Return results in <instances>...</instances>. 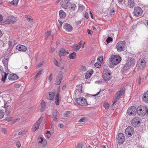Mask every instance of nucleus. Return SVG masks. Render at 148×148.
I'll list each match as a JSON object with an SVG mask.
<instances>
[{
    "instance_id": "f257e3e1",
    "label": "nucleus",
    "mask_w": 148,
    "mask_h": 148,
    "mask_svg": "<svg viewBox=\"0 0 148 148\" xmlns=\"http://www.w3.org/2000/svg\"><path fill=\"white\" fill-rule=\"evenodd\" d=\"M125 91V88H121L117 92L115 95L114 99L113 100V103L112 105H114L115 102H116L119 99L120 97L124 94Z\"/></svg>"
},
{
    "instance_id": "f03ea898",
    "label": "nucleus",
    "mask_w": 148,
    "mask_h": 148,
    "mask_svg": "<svg viewBox=\"0 0 148 148\" xmlns=\"http://www.w3.org/2000/svg\"><path fill=\"white\" fill-rule=\"evenodd\" d=\"M121 60V58L120 56H113L111 57L110 62L111 65H116L119 63Z\"/></svg>"
},
{
    "instance_id": "7ed1b4c3",
    "label": "nucleus",
    "mask_w": 148,
    "mask_h": 148,
    "mask_svg": "<svg viewBox=\"0 0 148 148\" xmlns=\"http://www.w3.org/2000/svg\"><path fill=\"white\" fill-rule=\"evenodd\" d=\"M111 73L108 69H104L103 73V77L105 81H108L111 78Z\"/></svg>"
},
{
    "instance_id": "20e7f679",
    "label": "nucleus",
    "mask_w": 148,
    "mask_h": 148,
    "mask_svg": "<svg viewBox=\"0 0 148 148\" xmlns=\"http://www.w3.org/2000/svg\"><path fill=\"white\" fill-rule=\"evenodd\" d=\"M125 46V41H121L119 42L116 45L118 51L121 52L123 51Z\"/></svg>"
},
{
    "instance_id": "39448f33",
    "label": "nucleus",
    "mask_w": 148,
    "mask_h": 148,
    "mask_svg": "<svg viewBox=\"0 0 148 148\" xmlns=\"http://www.w3.org/2000/svg\"><path fill=\"white\" fill-rule=\"evenodd\" d=\"M116 139L119 144H123L125 141V137L124 135L122 133H120L116 136Z\"/></svg>"
},
{
    "instance_id": "423d86ee",
    "label": "nucleus",
    "mask_w": 148,
    "mask_h": 148,
    "mask_svg": "<svg viewBox=\"0 0 148 148\" xmlns=\"http://www.w3.org/2000/svg\"><path fill=\"white\" fill-rule=\"evenodd\" d=\"M76 101L80 105L86 106L87 105V103L86 99L84 98H78L76 99Z\"/></svg>"
},
{
    "instance_id": "0eeeda50",
    "label": "nucleus",
    "mask_w": 148,
    "mask_h": 148,
    "mask_svg": "<svg viewBox=\"0 0 148 148\" xmlns=\"http://www.w3.org/2000/svg\"><path fill=\"white\" fill-rule=\"evenodd\" d=\"M146 108V107L145 106H140L139 107L137 108V109L138 114L141 116L144 115Z\"/></svg>"
},
{
    "instance_id": "6e6552de",
    "label": "nucleus",
    "mask_w": 148,
    "mask_h": 148,
    "mask_svg": "<svg viewBox=\"0 0 148 148\" xmlns=\"http://www.w3.org/2000/svg\"><path fill=\"white\" fill-rule=\"evenodd\" d=\"M136 108L134 106H132L129 108L127 111V114L130 116L135 115L136 114Z\"/></svg>"
},
{
    "instance_id": "1a4fd4ad",
    "label": "nucleus",
    "mask_w": 148,
    "mask_h": 148,
    "mask_svg": "<svg viewBox=\"0 0 148 148\" xmlns=\"http://www.w3.org/2000/svg\"><path fill=\"white\" fill-rule=\"evenodd\" d=\"M143 12V11L141 8L137 7L135 8L134 11V15L137 16H140Z\"/></svg>"
},
{
    "instance_id": "9d476101",
    "label": "nucleus",
    "mask_w": 148,
    "mask_h": 148,
    "mask_svg": "<svg viewBox=\"0 0 148 148\" xmlns=\"http://www.w3.org/2000/svg\"><path fill=\"white\" fill-rule=\"evenodd\" d=\"M135 62L136 60L134 59L131 58L124 67V69H128L130 67L133 66L135 64Z\"/></svg>"
},
{
    "instance_id": "9b49d317",
    "label": "nucleus",
    "mask_w": 148,
    "mask_h": 148,
    "mask_svg": "<svg viewBox=\"0 0 148 148\" xmlns=\"http://www.w3.org/2000/svg\"><path fill=\"white\" fill-rule=\"evenodd\" d=\"M133 132L134 130L133 129L130 127L126 128L125 132L126 136L128 137L131 136L133 133Z\"/></svg>"
},
{
    "instance_id": "f8f14e48",
    "label": "nucleus",
    "mask_w": 148,
    "mask_h": 148,
    "mask_svg": "<svg viewBox=\"0 0 148 148\" xmlns=\"http://www.w3.org/2000/svg\"><path fill=\"white\" fill-rule=\"evenodd\" d=\"M145 65V60L143 59H141L138 61L137 66L138 68L140 69H143Z\"/></svg>"
},
{
    "instance_id": "ddd939ff",
    "label": "nucleus",
    "mask_w": 148,
    "mask_h": 148,
    "mask_svg": "<svg viewBox=\"0 0 148 148\" xmlns=\"http://www.w3.org/2000/svg\"><path fill=\"white\" fill-rule=\"evenodd\" d=\"M69 5H70V2L69 0H62L61 3V6L64 8H68Z\"/></svg>"
},
{
    "instance_id": "4468645a",
    "label": "nucleus",
    "mask_w": 148,
    "mask_h": 148,
    "mask_svg": "<svg viewBox=\"0 0 148 148\" xmlns=\"http://www.w3.org/2000/svg\"><path fill=\"white\" fill-rule=\"evenodd\" d=\"M140 119L139 117H134L132 120L131 123L132 125L135 126L140 123Z\"/></svg>"
},
{
    "instance_id": "2eb2a0df",
    "label": "nucleus",
    "mask_w": 148,
    "mask_h": 148,
    "mask_svg": "<svg viewBox=\"0 0 148 148\" xmlns=\"http://www.w3.org/2000/svg\"><path fill=\"white\" fill-rule=\"evenodd\" d=\"M0 70L2 71V79L1 81L4 83L5 82L7 76L8 75V73H6L5 72L3 71V67L1 66H0Z\"/></svg>"
},
{
    "instance_id": "dca6fc26",
    "label": "nucleus",
    "mask_w": 148,
    "mask_h": 148,
    "mask_svg": "<svg viewBox=\"0 0 148 148\" xmlns=\"http://www.w3.org/2000/svg\"><path fill=\"white\" fill-rule=\"evenodd\" d=\"M6 20L7 22L11 23L12 24L14 23L16 21L15 18L13 16L7 17Z\"/></svg>"
},
{
    "instance_id": "f3484780",
    "label": "nucleus",
    "mask_w": 148,
    "mask_h": 148,
    "mask_svg": "<svg viewBox=\"0 0 148 148\" xmlns=\"http://www.w3.org/2000/svg\"><path fill=\"white\" fill-rule=\"evenodd\" d=\"M8 101L6 103H5L4 105V108H5V112L6 115H8L10 114V107L8 104Z\"/></svg>"
},
{
    "instance_id": "a211bd4d",
    "label": "nucleus",
    "mask_w": 148,
    "mask_h": 148,
    "mask_svg": "<svg viewBox=\"0 0 148 148\" xmlns=\"http://www.w3.org/2000/svg\"><path fill=\"white\" fill-rule=\"evenodd\" d=\"M17 49L21 51H25L27 50V48L25 46L22 45H18L16 47Z\"/></svg>"
},
{
    "instance_id": "6ab92c4d",
    "label": "nucleus",
    "mask_w": 148,
    "mask_h": 148,
    "mask_svg": "<svg viewBox=\"0 0 148 148\" xmlns=\"http://www.w3.org/2000/svg\"><path fill=\"white\" fill-rule=\"evenodd\" d=\"M53 121H57L60 115L58 112L57 110L54 111L53 112Z\"/></svg>"
},
{
    "instance_id": "aec40b11",
    "label": "nucleus",
    "mask_w": 148,
    "mask_h": 148,
    "mask_svg": "<svg viewBox=\"0 0 148 148\" xmlns=\"http://www.w3.org/2000/svg\"><path fill=\"white\" fill-rule=\"evenodd\" d=\"M64 28L66 30L70 32L72 30V27L71 25L68 23H65L64 25Z\"/></svg>"
},
{
    "instance_id": "412c9836",
    "label": "nucleus",
    "mask_w": 148,
    "mask_h": 148,
    "mask_svg": "<svg viewBox=\"0 0 148 148\" xmlns=\"http://www.w3.org/2000/svg\"><path fill=\"white\" fill-rule=\"evenodd\" d=\"M62 77V74H59L58 75L57 77V81L56 83V85H58L60 84Z\"/></svg>"
},
{
    "instance_id": "4be33fe9",
    "label": "nucleus",
    "mask_w": 148,
    "mask_h": 148,
    "mask_svg": "<svg viewBox=\"0 0 148 148\" xmlns=\"http://www.w3.org/2000/svg\"><path fill=\"white\" fill-rule=\"evenodd\" d=\"M18 78V76L14 74H10L8 76L9 79L11 80H14L17 79Z\"/></svg>"
},
{
    "instance_id": "5701e85b",
    "label": "nucleus",
    "mask_w": 148,
    "mask_h": 148,
    "mask_svg": "<svg viewBox=\"0 0 148 148\" xmlns=\"http://www.w3.org/2000/svg\"><path fill=\"white\" fill-rule=\"evenodd\" d=\"M59 52V55L60 57L62 56H64L66 54H68L69 53V52H66V51L62 48H61L60 49Z\"/></svg>"
},
{
    "instance_id": "b1692460",
    "label": "nucleus",
    "mask_w": 148,
    "mask_h": 148,
    "mask_svg": "<svg viewBox=\"0 0 148 148\" xmlns=\"http://www.w3.org/2000/svg\"><path fill=\"white\" fill-rule=\"evenodd\" d=\"M60 100V95L59 93L57 94L55 98V103L57 105L59 104V102Z\"/></svg>"
},
{
    "instance_id": "393cba45",
    "label": "nucleus",
    "mask_w": 148,
    "mask_h": 148,
    "mask_svg": "<svg viewBox=\"0 0 148 148\" xmlns=\"http://www.w3.org/2000/svg\"><path fill=\"white\" fill-rule=\"evenodd\" d=\"M143 100L146 103H148V91L145 92L143 97Z\"/></svg>"
},
{
    "instance_id": "a878e982",
    "label": "nucleus",
    "mask_w": 148,
    "mask_h": 148,
    "mask_svg": "<svg viewBox=\"0 0 148 148\" xmlns=\"http://www.w3.org/2000/svg\"><path fill=\"white\" fill-rule=\"evenodd\" d=\"M55 94V92H50L49 95L47 97V99L53 100L54 97V96Z\"/></svg>"
},
{
    "instance_id": "bb28decb",
    "label": "nucleus",
    "mask_w": 148,
    "mask_h": 148,
    "mask_svg": "<svg viewBox=\"0 0 148 148\" xmlns=\"http://www.w3.org/2000/svg\"><path fill=\"white\" fill-rule=\"evenodd\" d=\"M59 15L60 18L64 19L66 16L65 12L62 10H60L59 12Z\"/></svg>"
},
{
    "instance_id": "cd10ccee",
    "label": "nucleus",
    "mask_w": 148,
    "mask_h": 148,
    "mask_svg": "<svg viewBox=\"0 0 148 148\" xmlns=\"http://www.w3.org/2000/svg\"><path fill=\"white\" fill-rule=\"evenodd\" d=\"M135 4L133 0H129L128 1V5L130 8H133Z\"/></svg>"
},
{
    "instance_id": "c85d7f7f",
    "label": "nucleus",
    "mask_w": 148,
    "mask_h": 148,
    "mask_svg": "<svg viewBox=\"0 0 148 148\" xmlns=\"http://www.w3.org/2000/svg\"><path fill=\"white\" fill-rule=\"evenodd\" d=\"M76 92H79V93H82V86L81 85H79L77 87V88L76 90Z\"/></svg>"
},
{
    "instance_id": "c756f323",
    "label": "nucleus",
    "mask_w": 148,
    "mask_h": 148,
    "mask_svg": "<svg viewBox=\"0 0 148 148\" xmlns=\"http://www.w3.org/2000/svg\"><path fill=\"white\" fill-rule=\"evenodd\" d=\"M69 5V6L68 7V8L70 10L72 11L74 10L76 7V6L75 4H71L70 3V5Z\"/></svg>"
},
{
    "instance_id": "7c9ffc66",
    "label": "nucleus",
    "mask_w": 148,
    "mask_h": 148,
    "mask_svg": "<svg viewBox=\"0 0 148 148\" xmlns=\"http://www.w3.org/2000/svg\"><path fill=\"white\" fill-rule=\"evenodd\" d=\"M40 123V122H39L38 121L35 123V127L33 128L34 132L36 131L39 128Z\"/></svg>"
},
{
    "instance_id": "2f4dec72",
    "label": "nucleus",
    "mask_w": 148,
    "mask_h": 148,
    "mask_svg": "<svg viewBox=\"0 0 148 148\" xmlns=\"http://www.w3.org/2000/svg\"><path fill=\"white\" fill-rule=\"evenodd\" d=\"M93 73V72L92 71H87L85 76V78L87 79L90 77Z\"/></svg>"
},
{
    "instance_id": "473e14b6",
    "label": "nucleus",
    "mask_w": 148,
    "mask_h": 148,
    "mask_svg": "<svg viewBox=\"0 0 148 148\" xmlns=\"http://www.w3.org/2000/svg\"><path fill=\"white\" fill-rule=\"evenodd\" d=\"M2 62L5 67L8 66V60L7 58H4L3 59Z\"/></svg>"
},
{
    "instance_id": "72a5a7b5",
    "label": "nucleus",
    "mask_w": 148,
    "mask_h": 148,
    "mask_svg": "<svg viewBox=\"0 0 148 148\" xmlns=\"http://www.w3.org/2000/svg\"><path fill=\"white\" fill-rule=\"evenodd\" d=\"M41 108L40 110L41 111H43L44 109V108L45 107L46 105L45 103L43 100H42L41 102Z\"/></svg>"
},
{
    "instance_id": "f704fd0d",
    "label": "nucleus",
    "mask_w": 148,
    "mask_h": 148,
    "mask_svg": "<svg viewBox=\"0 0 148 148\" xmlns=\"http://www.w3.org/2000/svg\"><path fill=\"white\" fill-rule=\"evenodd\" d=\"M76 57V54L75 52H73L69 56V58L71 59H74Z\"/></svg>"
},
{
    "instance_id": "c9c22d12",
    "label": "nucleus",
    "mask_w": 148,
    "mask_h": 148,
    "mask_svg": "<svg viewBox=\"0 0 148 148\" xmlns=\"http://www.w3.org/2000/svg\"><path fill=\"white\" fill-rule=\"evenodd\" d=\"M73 47L74 51H77L79 50L80 48L81 47L77 44L74 45Z\"/></svg>"
},
{
    "instance_id": "e433bc0d",
    "label": "nucleus",
    "mask_w": 148,
    "mask_h": 148,
    "mask_svg": "<svg viewBox=\"0 0 148 148\" xmlns=\"http://www.w3.org/2000/svg\"><path fill=\"white\" fill-rule=\"evenodd\" d=\"M38 121L39 122H40V123H41L42 124H44L45 122V119L42 117H40Z\"/></svg>"
},
{
    "instance_id": "4c0bfd02",
    "label": "nucleus",
    "mask_w": 148,
    "mask_h": 148,
    "mask_svg": "<svg viewBox=\"0 0 148 148\" xmlns=\"http://www.w3.org/2000/svg\"><path fill=\"white\" fill-rule=\"evenodd\" d=\"M25 17L27 19V20L31 22H33V18L31 16L28 15L25 16Z\"/></svg>"
},
{
    "instance_id": "58836bf2",
    "label": "nucleus",
    "mask_w": 148,
    "mask_h": 148,
    "mask_svg": "<svg viewBox=\"0 0 148 148\" xmlns=\"http://www.w3.org/2000/svg\"><path fill=\"white\" fill-rule=\"evenodd\" d=\"M115 14V11L114 9H112L110 11V15L111 16H114Z\"/></svg>"
},
{
    "instance_id": "ea45409f",
    "label": "nucleus",
    "mask_w": 148,
    "mask_h": 148,
    "mask_svg": "<svg viewBox=\"0 0 148 148\" xmlns=\"http://www.w3.org/2000/svg\"><path fill=\"white\" fill-rule=\"evenodd\" d=\"M18 0H13L12 2L11 3L13 5L16 6L17 5Z\"/></svg>"
},
{
    "instance_id": "a19ab883",
    "label": "nucleus",
    "mask_w": 148,
    "mask_h": 148,
    "mask_svg": "<svg viewBox=\"0 0 148 148\" xmlns=\"http://www.w3.org/2000/svg\"><path fill=\"white\" fill-rule=\"evenodd\" d=\"M42 71L43 70H40L35 76L34 78L35 79H36L38 76H39L42 73Z\"/></svg>"
},
{
    "instance_id": "79ce46f5",
    "label": "nucleus",
    "mask_w": 148,
    "mask_h": 148,
    "mask_svg": "<svg viewBox=\"0 0 148 148\" xmlns=\"http://www.w3.org/2000/svg\"><path fill=\"white\" fill-rule=\"evenodd\" d=\"M112 38L111 37H108L107 39H106V42L107 43H108L112 41Z\"/></svg>"
},
{
    "instance_id": "37998d69",
    "label": "nucleus",
    "mask_w": 148,
    "mask_h": 148,
    "mask_svg": "<svg viewBox=\"0 0 148 148\" xmlns=\"http://www.w3.org/2000/svg\"><path fill=\"white\" fill-rule=\"evenodd\" d=\"M4 115V112L1 110L0 111V119L2 118Z\"/></svg>"
},
{
    "instance_id": "c03bdc74",
    "label": "nucleus",
    "mask_w": 148,
    "mask_h": 148,
    "mask_svg": "<svg viewBox=\"0 0 148 148\" xmlns=\"http://www.w3.org/2000/svg\"><path fill=\"white\" fill-rule=\"evenodd\" d=\"M83 145L82 143H78L77 145V148H82Z\"/></svg>"
},
{
    "instance_id": "a18cd8bd",
    "label": "nucleus",
    "mask_w": 148,
    "mask_h": 148,
    "mask_svg": "<svg viewBox=\"0 0 148 148\" xmlns=\"http://www.w3.org/2000/svg\"><path fill=\"white\" fill-rule=\"evenodd\" d=\"M62 23V22L60 21L59 20V23L58 25V27L59 29H60V28L61 27Z\"/></svg>"
},
{
    "instance_id": "49530a36",
    "label": "nucleus",
    "mask_w": 148,
    "mask_h": 148,
    "mask_svg": "<svg viewBox=\"0 0 148 148\" xmlns=\"http://www.w3.org/2000/svg\"><path fill=\"white\" fill-rule=\"evenodd\" d=\"M9 48H12L13 47V43L11 41H9L8 42Z\"/></svg>"
},
{
    "instance_id": "de8ad7c7",
    "label": "nucleus",
    "mask_w": 148,
    "mask_h": 148,
    "mask_svg": "<svg viewBox=\"0 0 148 148\" xmlns=\"http://www.w3.org/2000/svg\"><path fill=\"white\" fill-rule=\"evenodd\" d=\"M85 8V7L82 5H79V10H82Z\"/></svg>"
},
{
    "instance_id": "09e8293b",
    "label": "nucleus",
    "mask_w": 148,
    "mask_h": 148,
    "mask_svg": "<svg viewBox=\"0 0 148 148\" xmlns=\"http://www.w3.org/2000/svg\"><path fill=\"white\" fill-rule=\"evenodd\" d=\"M51 32L50 31L47 32L45 33V37L46 38H47L50 35Z\"/></svg>"
},
{
    "instance_id": "8fccbe9b",
    "label": "nucleus",
    "mask_w": 148,
    "mask_h": 148,
    "mask_svg": "<svg viewBox=\"0 0 148 148\" xmlns=\"http://www.w3.org/2000/svg\"><path fill=\"white\" fill-rule=\"evenodd\" d=\"M109 105V104L108 103H106L103 105V106L105 109H108Z\"/></svg>"
},
{
    "instance_id": "3c124183",
    "label": "nucleus",
    "mask_w": 148,
    "mask_h": 148,
    "mask_svg": "<svg viewBox=\"0 0 148 148\" xmlns=\"http://www.w3.org/2000/svg\"><path fill=\"white\" fill-rule=\"evenodd\" d=\"M12 117L10 116L9 117H7L5 118V120L9 122L10 121H12Z\"/></svg>"
},
{
    "instance_id": "603ef678",
    "label": "nucleus",
    "mask_w": 148,
    "mask_h": 148,
    "mask_svg": "<svg viewBox=\"0 0 148 148\" xmlns=\"http://www.w3.org/2000/svg\"><path fill=\"white\" fill-rule=\"evenodd\" d=\"M100 64L99 63L96 62L95 64V66L97 68H99L100 66Z\"/></svg>"
},
{
    "instance_id": "864d4df0",
    "label": "nucleus",
    "mask_w": 148,
    "mask_h": 148,
    "mask_svg": "<svg viewBox=\"0 0 148 148\" xmlns=\"http://www.w3.org/2000/svg\"><path fill=\"white\" fill-rule=\"evenodd\" d=\"M26 133L25 131H22L18 133V135H23L25 134Z\"/></svg>"
},
{
    "instance_id": "5fc2aeb1",
    "label": "nucleus",
    "mask_w": 148,
    "mask_h": 148,
    "mask_svg": "<svg viewBox=\"0 0 148 148\" xmlns=\"http://www.w3.org/2000/svg\"><path fill=\"white\" fill-rule=\"evenodd\" d=\"M70 111H66L64 113V115L65 116L68 117V114L70 113Z\"/></svg>"
},
{
    "instance_id": "6e6d98bb",
    "label": "nucleus",
    "mask_w": 148,
    "mask_h": 148,
    "mask_svg": "<svg viewBox=\"0 0 148 148\" xmlns=\"http://www.w3.org/2000/svg\"><path fill=\"white\" fill-rule=\"evenodd\" d=\"M55 51V49L54 48L51 47L50 49V52L51 53H53Z\"/></svg>"
},
{
    "instance_id": "4d7b16f0",
    "label": "nucleus",
    "mask_w": 148,
    "mask_h": 148,
    "mask_svg": "<svg viewBox=\"0 0 148 148\" xmlns=\"http://www.w3.org/2000/svg\"><path fill=\"white\" fill-rule=\"evenodd\" d=\"M86 119V118H82V119H80L79 122L81 123L84 122L85 121V120Z\"/></svg>"
},
{
    "instance_id": "13d9d810",
    "label": "nucleus",
    "mask_w": 148,
    "mask_h": 148,
    "mask_svg": "<svg viewBox=\"0 0 148 148\" xmlns=\"http://www.w3.org/2000/svg\"><path fill=\"white\" fill-rule=\"evenodd\" d=\"M1 132L5 134H6V130L3 128H1Z\"/></svg>"
},
{
    "instance_id": "bf43d9fd",
    "label": "nucleus",
    "mask_w": 148,
    "mask_h": 148,
    "mask_svg": "<svg viewBox=\"0 0 148 148\" xmlns=\"http://www.w3.org/2000/svg\"><path fill=\"white\" fill-rule=\"evenodd\" d=\"M141 83V77H140L138 78V84L139 85Z\"/></svg>"
},
{
    "instance_id": "052dcab7",
    "label": "nucleus",
    "mask_w": 148,
    "mask_h": 148,
    "mask_svg": "<svg viewBox=\"0 0 148 148\" xmlns=\"http://www.w3.org/2000/svg\"><path fill=\"white\" fill-rule=\"evenodd\" d=\"M52 78H53L52 74V73H51V74L49 76L48 79H49V80L51 81L52 80Z\"/></svg>"
},
{
    "instance_id": "680f3d73",
    "label": "nucleus",
    "mask_w": 148,
    "mask_h": 148,
    "mask_svg": "<svg viewBox=\"0 0 148 148\" xmlns=\"http://www.w3.org/2000/svg\"><path fill=\"white\" fill-rule=\"evenodd\" d=\"M21 86V85L18 84H15L14 86L15 88H19Z\"/></svg>"
},
{
    "instance_id": "e2e57ef3",
    "label": "nucleus",
    "mask_w": 148,
    "mask_h": 148,
    "mask_svg": "<svg viewBox=\"0 0 148 148\" xmlns=\"http://www.w3.org/2000/svg\"><path fill=\"white\" fill-rule=\"evenodd\" d=\"M103 57L102 56H101L100 57H99L98 59L97 60L99 61H100V62L102 61L103 60Z\"/></svg>"
},
{
    "instance_id": "0e129e2a",
    "label": "nucleus",
    "mask_w": 148,
    "mask_h": 148,
    "mask_svg": "<svg viewBox=\"0 0 148 148\" xmlns=\"http://www.w3.org/2000/svg\"><path fill=\"white\" fill-rule=\"evenodd\" d=\"M54 64L55 65L57 66H59V63L56 60L55 62L54 63Z\"/></svg>"
},
{
    "instance_id": "69168bd1",
    "label": "nucleus",
    "mask_w": 148,
    "mask_h": 148,
    "mask_svg": "<svg viewBox=\"0 0 148 148\" xmlns=\"http://www.w3.org/2000/svg\"><path fill=\"white\" fill-rule=\"evenodd\" d=\"M84 17L86 18H88V13H85L84 14Z\"/></svg>"
},
{
    "instance_id": "338daca9",
    "label": "nucleus",
    "mask_w": 148,
    "mask_h": 148,
    "mask_svg": "<svg viewBox=\"0 0 148 148\" xmlns=\"http://www.w3.org/2000/svg\"><path fill=\"white\" fill-rule=\"evenodd\" d=\"M20 118H18L17 119H15L14 120V123H15L17 121H19L20 120Z\"/></svg>"
},
{
    "instance_id": "774afa93",
    "label": "nucleus",
    "mask_w": 148,
    "mask_h": 148,
    "mask_svg": "<svg viewBox=\"0 0 148 148\" xmlns=\"http://www.w3.org/2000/svg\"><path fill=\"white\" fill-rule=\"evenodd\" d=\"M82 70L84 71H86V67L84 66H82Z\"/></svg>"
}]
</instances>
